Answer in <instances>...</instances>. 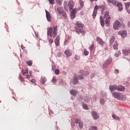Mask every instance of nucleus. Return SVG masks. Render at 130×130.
<instances>
[{
	"instance_id": "1",
	"label": "nucleus",
	"mask_w": 130,
	"mask_h": 130,
	"mask_svg": "<svg viewBox=\"0 0 130 130\" xmlns=\"http://www.w3.org/2000/svg\"><path fill=\"white\" fill-rule=\"evenodd\" d=\"M57 35V26L53 25L52 27H50L47 29V36H50L51 38H55Z\"/></svg>"
},
{
	"instance_id": "2",
	"label": "nucleus",
	"mask_w": 130,
	"mask_h": 130,
	"mask_svg": "<svg viewBox=\"0 0 130 130\" xmlns=\"http://www.w3.org/2000/svg\"><path fill=\"white\" fill-rule=\"evenodd\" d=\"M77 27H75L76 32L78 34H80L81 33L82 35H85V31H84V24L82 23L81 22L77 21L75 24Z\"/></svg>"
},
{
	"instance_id": "3",
	"label": "nucleus",
	"mask_w": 130,
	"mask_h": 130,
	"mask_svg": "<svg viewBox=\"0 0 130 130\" xmlns=\"http://www.w3.org/2000/svg\"><path fill=\"white\" fill-rule=\"evenodd\" d=\"M104 19H106L105 20V24L109 27V23H110V16H109V12L106 11L104 16Z\"/></svg>"
},
{
	"instance_id": "4",
	"label": "nucleus",
	"mask_w": 130,
	"mask_h": 130,
	"mask_svg": "<svg viewBox=\"0 0 130 130\" xmlns=\"http://www.w3.org/2000/svg\"><path fill=\"white\" fill-rule=\"evenodd\" d=\"M120 27V22L119 21L116 20L113 25V28L115 30H117Z\"/></svg>"
},
{
	"instance_id": "5",
	"label": "nucleus",
	"mask_w": 130,
	"mask_h": 130,
	"mask_svg": "<svg viewBox=\"0 0 130 130\" xmlns=\"http://www.w3.org/2000/svg\"><path fill=\"white\" fill-rule=\"evenodd\" d=\"M113 96H114L115 98L118 99V100H121V98H122V95L120 93L114 92L113 93Z\"/></svg>"
},
{
	"instance_id": "6",
	"label": "nucleus",
	"mask_w": 130,
	"mask_h": 130,
	"mask_svg": "<svg viewBox=\"0 0 130 130\" xmlns=\"http://www.w3.org/2000/svg\"><path fill=\"white\" fill-rule=\"evenodd\" d=\"M75 6V2L73 0H71L69 2L68 7L69 8L70 11L71 10H74V6Z\"/></svg>"
},
{
	"instance_id": "7",
	"label": "nucleus",
	"mask_w": 130,
	"mask_h": 130,
	"mask_svg": "<svg viewBox=\"0 0 130 130\" xmlns=\"http://www.w3.org/2000/svg\"><path fill=\"white\" fill-rule=\"evenodd\" d=\"M119 35H120L121 37L125 38L126 37V36L127 35V33L126 32V30H120L118 32Z\"/></svg>"
},
{
	"instance_id": "8",
	"label": "nucleus",
	"mask_w": 130,
	"mask_h": 130,
	"mask_svg": "<svg viewBox=\"0 0 130 130\" xmlns=\"http://www.w3.org/2000/svg\"><path fill=\"white\" fill-rule=\"evenodd\" d=\"M76 13H77V8H74V9H73L71 13V18H73V19L76 18Z\"/></svg>"
},
{
	"instance_id": "9",
	"label": "nucleus",
	"mask_w": 130,
	"mask_h": 130,
	"mask_svg": "<svg viewBox=\"0 0 130 130\" xmlns=\"http://www.w3.org/2000/svg\"><path fill=\"white\" fill-rule=\"evenodd\" d=\"M96 41L100 45H102V46H104L105 42L104 41H103V40H102V39L99 37H97Z\"/></svg>"
},
{
	"instance_id": "10",
	"label": "nucleus",
	"mask_w": 130,
	"mask_h": 130,
	"mask_svg": "<svg viewBox=\"0 0 130 130\" xmlns=\"http://www.w3.org/2000/svg\"><path fill=\"white\" fill-rule=\"evenodd\" d=\"M64 53L67 56V57H70V56H72L73 53L72 52H71V50L69 49H67L64 51Z\"/></svg>"
},
{
	"instance_id": "11",
	"label": "nucleus",
	"mask_w": 130,
	"mask_h": 130,
	"mask_svg": "<svg viewBox=\"0 0 130 130\" xmlns=\"http://www.w3.org/2000/svg\"><path fill=\"white\" fill-rule=\"evenodd\" d=\"M46 15L48 21L50 22L51 21V15H50V13L47 10H46Z\"/></svg>"
},
{
	"instance_id": "12",
	"label": "nucleus",
	"mask_w": 130,
	"mask_h": 130,
	"mask_svg": "<svg viewBox=\"0 0 130 130\" xmlns=\"http://www.w3.org/2000/svg\"><path fill=\"white\" fill-rule=\"evenodd\" d=\"M60 39V38H59V36H57L56 38V39L55 40V44L56 46H59V40Z\"/></svg>"
},
{
	"instance_id": "13",
	"label": "nucleus",
	"mask_w": 130,
	"mask_h": 130,
	"mask_svg": "<svg viewBox=\"0 0 130 130\" xmlns=\"http://www.w3.org/2000/svg\"><path fill=\"white\" fill-rule=\"evenodd\" d=\"M116 90L117 91H124L125 90V88L122 85H116Z\"/></svg>"
},
{
	"instance_id": "14",
	"label": "nucleus",
	"mask_w": 130,
	"mask_h": 130,
	"mask_svg": "<svg viewBox=\"0 0 130 130\" xmlns=\"http://www.w3.org/2000/svg\"><path fill=\"white\" fill-rule=\"evenodd\" d=\"M116 6L118 7V10L120 12H121V11L123 10V8H122V4L121 3H118L117 2Z\"/></svg>"
},
{
	"instance_id": "15",
	"label": "nucleus",
	"mask_w": 130,
	"mask_h": 130,
	"mask_svg": "<svg viewBox=\"0 0 130 130\" xmlns=\"http://www.w3.org/2000/svg\"><path fill=\"white\" fill-rule=\"evenodd\" d=\"M91 114H92V115L94 119H98V117H99V116H98V115L97 114V113H96V112L92 111Z\"/></svg>"
},
{
	"instance_id": "16",
	"label": "nucleus",
	"mask_w": 130,
	"mask_h": 130,
	"mask_svg": "<svg viewBox=\"0 0 130 130\" xmlns=\"http://www.w3.org/2000/svg\"><path fill=\"white\" fill-rule=\"evenodd\" d=\"M109 89L111 92H113L116 90V85H110L109 87Z\"/></svg>"
},
{
	"instance_id": "17",
	"label": "nucleus",
	"mask_w": 130,
	"mask_h": 130,
	"mask_svg": "<svg viewBox=\"0 0 130 130\" xmlns=\"http://www.w3.org/2000/svg\"><path fill=\"white\" fill-rule=\"evenodd\" d=\"M107 2L109 4H112L113 6H116V5H117V2L114 0H107Z\"/></svg>"
},
{
	"instance_id": "18",
	"label": "nucleus",
	"mask_w": 130,
	"mask_h": 130,
	"mask_svg": "<svg viewBox=\"0 0 130 130\" xmlns=\"http://www.w3.org/2000/svg\"><path fill=\"white\" fill-rule=\"evenodd\" d=\"M118 47V44L116 42L114 43L113 45V48L114 50H117Z\"/></svg>"
},
{
	"instance_id": "19",
	"label": "nucleus",
	"mask_w": 130,
	"mask_h": 130,
	"mask_svg": "<svg viewBox=\"0 0 130 130\" xmlns=\"http://www.w3.org/2000/svg\"><path fill=\"white\" fill-rule=\"evenodd\" d=\"M70 93L73 94V96H76L78 94V91L76 90L72 89L70 91Z\"/></svg>"
},
{
	"instance_id": "20",
	"label": "nucleus",
	"mask_w": 130,
	"mask_h": 130,
	"mask_svg": "<svg viewBox=\"0 0 130 130\" xmlns=\"http://www.w3.org/2000/svg\"><path fill=\"white\" fill-rule=\"evenodd\" d=\"M78 83H79L78 78H77V76H74L73 78V83L74 85H76V84H78Z\"/></svg>"
},
{
	"instance_id": "21",
	"label": "nucleus",
	"mask_w": 130,
	"mask_h": 130,
	"mask_svg": "<svg viewBox=\"0 0 130 130\" xmlns=\"http://www.w3.org/2000/svg\"><path fill=\"white\" fill-rule=\"evenodd\" d=\"M100 22L101 25L103 27L104 25H105V23L104 22V20H103V17L102 16H100Z\"/></svg>"
},
{
	"instance_id": "22",
	"label": "nucleus",
	"mask_w": 130,
	"mask_h": 130,
	"mask_svg": "<svg viewBox=\"0 0 130 130\" xmlns=\"http://www.w3.org/2000/svg\"><path fill=\"white\" fill-rule=\"evenodd\" d=\"M114 40H115V38L114 36L112 37L110 40V44L111 46L112 45V44H113Z\"/></svg>"
},
{
	"instance_id": "23",
	"label": "nucleus",
	"mask_w": 130,
	"mask_h": 130,
	"mask_svg": "<svg viewBox=\"0 0 130 130\" xmlns=\"http://www.w3.org/2000/svg\"><path fill=\"white\" fill-rule=\"evenodd\" d=\"M122 52L124 55H128V54L130 53V50H128V51L126 50H123Z\"/></svg>"
},
{
	"instance_id": "24",
	"label": "nucleus",
	"mask_w": 130,
	"mask_h": 130,
	"mask_svg": "<svg viewBox=\"0 0 130 130\" xmlns=\"http://www.w3.org/2000/svg\"><path fill=\"white\" fill-rule=\"evenodd\" d=\"M113 118H114V119H115L116 120H120V118H119V117L118 116H116V115H115V114H113L112 115Z\"/></svg>"
},
{
	"instance_id": "25",
	"label": "nucleus",
	"mask_w": 130,
	"mask_h": 130,
	"mask_svg": "<svg viewBox=\"0 0 130 130\" xmlns=\"http://www.w3.org/2000/svg\"><path fill=\"white\" fill-rule=\"evenodd\" d=\"M28 72H29V70L27 69H25V70H24L23 69L22 70V73L23 76H25V75H27V74H28Z\"/></svg>"
},
{
	"instance_id": "26",
	"label": "nucleus",
	"mask_w": 130,
	"mask_h": 130,
	"mask_svg": "<svg viewBox=\"0 0 130 130\" xmlns=\"http://www.w3.org/2000/svg\"><path fill=\"white\" fill-rule=\"evenodd\" d=\"M97 10H95V9H94L93 13H92V17L93 19H95V18H96V16H97Z\"/></svg>"
},
{
	"instance_id": "27",
	"label": "nucleus",
	"mask_w": 130,
	"mask_h": 130,
	"mask_svg": "<svg viewBox=\"0 0 130 130\" xmlns=\"http://www.w3.org/2000/svg\"><path fill=\"white\" fill-rule=\"evenodd\" d=\"M57 11L58 12V14H61L63 11L62 8L58 7L57 9Z\"/></svg>"
},
{
	"instance_id": "28",
	"label": "nucleus",
	"mask_w": 130,
	"mask_h": 130,
	"mask_svg": "<svg viewBox=\"0 0 130 130\" xmlns=\"http://www.w3.org/2000/svg\"><path fill=\"white\" fill-rule=\"evenodd\" d=\"M79 3L80 5V9H79V10H81V9H82V8L84 7V3L83 2V1H82V0H80Z\"/></svg>"
},
{
	"instance_id": "29",
	"label": "nucleus",
	"mask_w": 130,
	"mask_h": 130,
	"mask_svg": "<svg viewBox=\"0 0 130 130\" xmlns=\"http://www.w3.org/2000/svg\"><path fill=\"white\" fill-rule=\"evenodd\" d=\"M90 98L88 96H84V101L85 102H89L90 101Z\"/></svg>"
},
{
	"instance_id": "30",
	"label": "nucleus",
	"mask_w": 130,
	"mask_h": 130,
	"mask_svg": "<svg viewBox=\"0 0 130 130\" xmlns=\"http://www.w3.org/2000/svg\"><path fill=\"white\" fill-rule=\"evenodd\" d=\"M46 81H47L46 78L43 77V78L42 79V82H41L42 84L43 85H44V84H45V83L46 82Z\"/></svg>"
},
{
	"instance_id": "31",
	"label": "nucleus",
	"mask_w": 130,
	"mask_h": 130,
	"mask_svg": "<svg viewBox=\"0 0 130 130\" xmlns=\"http://www.w3.org/2000/svg\"><path fill=\"white\" fill-rule=\"evenodd\" d=\"M109 64H110V61L109 62V61L107 60L106 63L103 64V66H104V68H106Z\"/></svg>"
},
{
	"instance_id": "32",
	"label": "nucleus",
	"mask_w": 130,
	"mask_h": 130,
	"mask_svg": "<svg viewBox=\"0 0 130 130\" xmlns=\"http://www.w3.org/2000/svg\"><path fill=\"white\" fill-rule=\"evenodd\" d=\"M99 9H101V6L95 5L94 7V10H95V11H98Z\"/></svg>"
},
{
	"instance_id": "33",
	"label": "nucleus",
	"mask_w": 130,
	"mask_h": 130,
	"mask_svg": "<svg viewBox=\"0 0 130 130\" xmlns=\"http://www.w3.org/2000/svg\"><path fill=\"white\" fill-rule=\"evenodd\" d=\"M129 6H130L129 3H125V7L126 10L128 9V8H129Z\"/></svg>"
},
{
	"instance_id": "34",
	"label": "nucleus",
	"mask_w": 130,
	"mask_h": 130,
	"mask_svg": "<svg viewBox=\"0 0 130 130\" xmlns=\"http://www.w3.org/2000/svg\"><path fill=\"white\" fill-rule=\"evenodd\" d=\"M57 4L61 6L62 5V0H56Z\"/></svg>"
},
{
	"instance_id": "35",
	"label": "nucleus",
	"mask_w": 130,
	"mask_h": 130,
	"mask_svg": "<svg viewBox=\"0 0 130 130\" xmlns=\"http://www.w3.org/2000/svg\"><path fill=\"white\" fill-rule=\"evenodd\" d=\"M83 54L84 55H88V54H89V51H87V49H84Z\"/></svg>"
},
{
	"instance_id": "36",
	"label": "nucleus",
	"mask_w": 130,
	"mask_h": 130,
	"mask_svg": "<svg viewBox=\"0 0 130 130\" xmlns=\"http://www.w3.org/2000/svg\"><path fill=\"white\" fill-rule=\"evenodd\" d=\"M26 63L28 66H29V67H31V66L33 64V62H32V61H28L26 62Z\"/></svg>"
},
{
	"instance_id": "37",
	"label": "nucleus",
	"mask_w": 130,
	"mask_h": 130,
	"mask_svg": "<svg viewBox=\"0 0 130 130\" xmlns=\"http://www.w3.org/2000/svg\"><path fill=\"white\" fill-rule=\"evenodd\" d=\"M95 47V45L94 44H92L90 46V47L89 48L90 51H92V50H93V49H94V48Z\"/></svg>"
},
{
	"instance_id": "38",
	"label": "nucleus",
	"mask_w": 130,
	"mask_h": 130,
	"mask_svg": "<svg viewBox=\"0 0 130 130\" xmlns=\"http://www.w3.org/2000/svg\"><path fill=\"white\" fill-rule=\"evenodd\" d=\"M60 14H61V15H62L63 16V17H64V18H66L67 13L66 12H64V11H63V12H62V13Z\"/></svg>"
},
{
	"instance_id": "39",
	"label": "nucleus",
	"mask_w": 130,
	"mask_h": 130,
	"mask_svg": "<svg viewBox=\"0 0 130 130\" xmlns=\"http://www.w3.org/2000/svg\"><path fill=\"white\" fill-rule=\"evenodd\" d=\"M79 128H83V122L81 121L79 123Z\"/></svg>"
},
{
	"instance_id": "40",
	"label": "nucleus",
	"mask_w": 130,
	"mask_h": 130,
	"mask_svg": "<svg viewBox=\"0 0 130 130\" xmlns=\"http://www.w3.org/2000/svg\"><path fill=\"white\" fill-rule=\"evenodd\" d=\"M120 55V51H118V53H116L115 54V57H118Z\"/></svg>"
},
{
	"instance_id": "41",
	"label": "nucleus",
	"mask_w": 130,
	"mask_h": 130,
	"mask_svg": "<svg viewBox=\"0 0 130 130\" xmlns=\"http://www.w3.org/2000/svg\"><path fill=\"white\" fill-rule=\"evenodd\" d=\"M75 122L76 123H79L81 121V119H75Z\"/></svg>"
},
{
	"instance_id": "42",
	"label": "nucleus",
	"mask_w": 130,
	"mask_h": 130,
	"mask_svg": "<svg viewBox=\"0 0 130 130\" xmlns=\"http://www.w3.org/2000/svg\"><path fill=\"white\" fill-rule=\"evenodd\" d=\"M54 73L55 74V75H59V70L58 69H56Z\"/></svg>"
},
{
	"instance_id": "43",
	"label": "nucleus",
	"mask_w": 130,
	"mask_h": 130,
	"mask_svg": "<svg viewBox=\"0 0 130 130\" xmlns=\"http://www.w3.org/2000/svg\"><path fill=\"white\" fill-rule=\"evenodd\" d=\"M90 75V72L88 71L84 72V74H83L84 76H89Z\"/></svg>"
},
{
	"instance_id": "44",
	"label": "nucleus",
	"mask_w": 130,
	"mask_h": 130,
	"mask_svg": "<svg viewBox=\"0 0 130 130\" xmlns=\"http://www.w3.org/2000/svg\"><path fill=\"white\" fill-rule=\"evenodd\" d=\"M75 60H80L79 56H78V55H76L75 56Z\"/></svg>"
},
{
	"instance_id": "45",
	"label": "nucleus",
	"mask_w": 130,
	"mask_h": 130,
	"mask_svg": "<svg viewBox=\"0 0 130 130\" xmlns=\"http://www.w3.org/2000/svg\"><path fill=\"white\" fill-rule=\"evenodd\" d=\"M19 80H20L21 82H24V78L22 77V75H19Z\"/></svg>"
},
{
	"instance_id": "46",
	"label": "nucleus",
	"mask_w": 130,
	"mask_h": 130,
	"mask_svg": "<svg viewBox=\"0 0 130 130\" xmlns=\"http://www.w3.org/2000/svg\"><path fill=\"white\" fill-rule=\"evenodd\" d=\"M100 102L101 104H104V103H105V101L104 99H101Z\"/></svg>"
},
{
	"instance_id": "47",
	"label": "nucleus",
	"mask_w": 130,
	"mask_h": 130,
	"mask_svg": "<svg viewBox=\"0 0 130 130\" xmlns=\"http://www.w3.org/2000/svg\"><path fill=\"white\" fill-rule=\"evenodd\" d=\"M49 44H52L53 43V40H52V39H49Z\"/></svg>"
},
{
	"instance_id": "48",
	"label": "nucleus",
	"mask_w": 130,
	"mask_h": 130,
	"mask_svg": "<svg viewBox=\"0 0 130 130\" xmlns=\"http://www.w3.org/2000/svg\"><path fill=\"white\" fill-rule=\"evenodd\" d=\"M82 106L84 109H88V106L86 104H83Z\"/></svg>"
},
{
	"instance_id": "49",
	"label": "nucleus",
	"mask_w": 130,
	"mask_h": 130,
	"mask_svg": "<svg viewBox=\"0 0 130 130\" xmlns=\"http://www.w3.org/2000/svg\"><path fill=\"white\" fill-rule=\"evenodd\" d=\"M50 5H54V0H48Z\"/></svg>"
},
{
	"instance_id": "50",
	"label": "nucleus",
	"mask_w": 130,
	"mask_h": 130,
	"mask_svg": "<svg viewBox=\"0 0 130 130\" xmlns=\"http://www.w3.org/2000/svg\"><path fill=\"white\" fill-rule=\"evenodd\" d=\"M56 78H55V77H53L52 79V83H55V82H56Z\"/></svg>"
},
{
	"instance_id": "51",
	"label": "nucleus",
	"mask_w": 130,
	"mask_h": 130,
	"mask_svg": "<svg viewBox=\"0 0 130 130\" xmlns=\"http://www.w3.org/2000/svg\"><path fill=\"white\" fill-rule=\"evenodd\" d=\"M89 130H97V127L96 126H93L91 128H89Z\"/></svg>"
},
{
	"instance_id": "52",
	"label": "nucleus",
	"mask_w": 130,
	"mask_h": 130,
	"mask_svg": "<svg viewBox=\"0 0 130 130\" xmlns=\"http://www.w3.org/2000/svg\"><path fill=\"white\" fill-rule=\"evenodd\" d=\"M78 78H79V80H83L84 76H83V75H79Z\"/></svg>"
},
{
	"instance_id": "53",
	"label": "nucleus",
	"mask_w": 130,
	"mask_h": 130,
	"mask_svg": "<svg viewBox=\"0 0 130 130\" xmlns=\"http://www.w3.org/2000/svg\"><path fill=\"white\" fill-rule=\"evenodd\" d=\"M101 9L102 10V12L105 10V6L102 5L101 6Z\"/></svg>"
},
{
	"instance_id": "54",
	"label": "nucleus",
	"mask_w": 130,
	"mask_h": 130,
	"mask_svg": "<svg viewBox=\"0 0 130 130\" xmlns=\"http://www.w3.org/2000/svg\"><path fill=\"white\" fill-rule=\"evenodd\" d=\"M57 56L58 57H61V53H60V52L57 53Z\"/></svg>"
},
{
	"instance_id": "55",
	"label": "nucleus",
	"mask_w": 130,
	"mask_h": 130,
	"mask_svg": "<svg viewBox=\"0 0 130 130\" xmlns=\"http://www.w3.org/2000/svg\"><path fill=\"white\" fill-rule=\"evenodd\" d=\"M80 74H81V75H84V74L85 73V72L83 70H80Z\"/></svg>"
},
{
	"instance_id": "56",
	"label": "nucleus",
	"mask_w": 130,
	"mask_h": 130,
	"mask_svg": "<svg viewBox=\"0 0 130 130\" xmlns=\"http://www.w3.org/2000/svg\"><path fill=\"white\" fill-rule=\"evenodd\" d=\"M119 71H118V70H117V69H116L115 70V74H119Z\"/></svg>"
},
{
	"instance_id": "57",
	"label": "nucleus",
	"mask_w": 130,
	"mask_h": 130,
	"mask_svg": "<svg viewBox=\"0 0 130 130\" xmlns=\"http://www.w3.org/2000/svg\"><path fill=\"white\" fill-rule=\"evenodd\" d=\"M71 125L73 127H75V122H72Z\"/></svg>"
},
{
	"instance_id": "58",
	"label": "nucleus",
	"mask_w": 130,
	"mask_h": 130,
	"mask_svg": "<svg viewBox=\"0 0 130 130\" xmlns=\"http://www.w3.org/2000/svg\"><path fill=\"white\" fill-rule=\"evenodd\" d=\"M64 8L67 9V3H64Z\"/></svg>"
},
{
	"instance_id": "59",
	"label": "nucleus",
	"mask_w": 130,
	"mask_h": 130,
	"mask_svg": "<svg viewBox=\"0 0 130 130\" xmlns=\"http://www.w3.org/2000/svg\"><path fill=\"white\" fill-rule=\"evenodd\" d=\"M95 76V73H92L91 75V78H93V77Z\"/></svg>"
},
{
	"instance_id": "60",
	"label": "nucleus",
	"mask_w": 130,
	"mask_h": 130,
	"mask_svg": "<svg viewBox=\"0 0 130 130\" xmlns=\"http://www.w3.org/2000/svg\"><path fill=\"white\" fill-rule=\"evenodd\" d=\"M26 78H27V79H30V75H26Z\"/></svg>"
},
{
	"instance_id": "61",
	"label": "nucleus",
	"mask_w": 130,
	"mask_h": 130,
	"mask_svg": "<svg viewBox=\"0 0 130 130\" xmlns=\"http://www.w3.org/2000/svg\"><path fill=\"white\" fill-rule=\"evenodd\" d=\"M97 1L98 0H90V2H91V3H93V2H97Z\"/></svg>"
},
{
	"instance_id": "62",
	"label": "nucleus",
	"mask_w": 130,
	"mask_h": 130,
	"mask_svg": "<svg viewBox=\"0 0 130 130\" xmlns=\"http://www.w3.org/2000/svg\"><path fill=\"white\" fill-rule=\"evenodd\" d=\"M31 83H35V79H32L31 80Z\"/></svg>"
},
{
	"instance_id": "63",
	"label": "nucleus",
	"mask_w": 130,
	"mask_h": 130,
	"mask_svg": "<svg viewBox=\"0 0 130 130\" xmlns=\"http://www.w3.org/2000/svg\"><path fill=\"white\" fill-rule=\"evenodd\" d=\"M127 25L130 27V21L128 22Z\"/></svg>"
},
{
	"instance_id": "64",
	"label": "nucleus",
	"mask_w": 130,
	"mask_h": 130,
	"mask_svg": "<svg viewBox=\"0 0 130 130\" xmlns=\"http://www.w3.org/2000/svg\"><path fill=\"white\" fill-rule=\"evenodd\" d=\"M39 35L38 34H36V37L38 38Z\"/></svg>"
}]
</instances>
